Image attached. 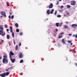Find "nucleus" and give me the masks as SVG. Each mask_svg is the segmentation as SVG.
Returning <instances> with one entry per match:
<instances>
[{
  "instance_id": "27",
  "label": "nucleus",
  "mask_w": 77,
  "mask_h": 77,
  "mask_svg": "<svg viewBox=\"0 0 77 77\" xmlns=\"http://www.w3.org/2000/svg\"><path fill=\"white\" fill-rule=\"evenodd\" d=\"M62 26V24L61 23H59V26Z\"/></svg>"
},
{
  "instance_id": "61",
  "label": "nucleus",
  "mask_w": 77,
  "mask_h": 77,
  "mask_svg": "<svg viewBox=\"0 0 77 77\" xmlns=\"http://www.w3.org/2000/svg\"><path fill=\"white\" fill-rule=\"evenodd\" d=\"M76 77H77V76H76Z\"/></svg>"
},
{
  "instance_id": "29",
  "label": "nucleus",
  "mask_w": 77,
  "mask_h": 77,
  "mask_svg": "<svg viewBox=\"0 0 77 77\" xmlns=\"http://www.w3.org/2000/svg\"><path fill=\"white\" fill-rule=\"evenodd\" d=\"M57 17L58 18H60V17H61V15H58L57 16Z\"/></svg>"
},
{
  "instance_id": "35",
  "label": "nucleus",
  "mask_w": 77,
  "mask_h": 77,
  "mask_svg": "<svg viewBox=\"0 0 77 77\" xmlns=\"http://www.w3.org/2000/svg\"><path fill=\"white\" fill-rule=\"evenodd\" d=\"M8 18H10V19L11 18V15H9V16H8Z\"/></svg>"
},
{
  "instance_id": "59",
  "label": "nucleus",
  "mask_w": 77,
  "mask_h": 77,
  "mask_svg": "<svg viewBox=\"0 0 77 77\" xmlns=\"http://www.w3.org/2000/svg\"><path fill=\"white\" fill-rule=\"evenodd\" d=\"M2 17V16H1V17Z\"/></svg>"
},
{
  "instance_id": "47",
  "label": "nucleus",
  "mask_w": 77,
  "mask_h": 77,
  "mask_svg": "<svg viewBox=\"0 0 77 77\" xmlns=\"http://www.w3.org/2000/svg\"><path fill=\"white\" fill-rule=\"evenodd\" d=\"M72 45V43H71L70 44V45Z\"/></svg>"
},
{
  "instance_id": "16",
  "label": "nucleus",
  "mask_w": 77,
  "mask_h": 77,
  "mask_svg": "<svg viewBox=\"0 0 77 77\" xmlns=\"http://www.w3.org/2000/svg\"><path fill=\"white\" fill-rule=\"evenodd\" d=\"M15 26H16V27H18V24L17 23H16L15 24Z\"/></svg>"
},
{
  "instance_id": "60",
  "label": "nucleus",
  "mask_w": 77,
  "mask_h": 77,
  "mask_svg": "<svg viewBox=\"0 0 77 77\" xmlns=\"http://www.w3.org/2000/svg\"><path fill=\"white\" fill-rule=\"evenodd\" d=\"M47 20H48V19H47Z\"/></svg>"
},
{
  "instance_id": "45",
  "label": "nucleus",
  "mask_w": 77,
  "mask_h": 77,
  "mask_svg": "<svg viewBox=\"0 0 77 77\" xmlns=\"http://www.w3.org/2000/svg\"><path fill=\"white\" fill-rule=\"evenodd\" d=\"M61 35H63V32H61Z\"/></svg>"
},
{
  "instance_id": "2",
  "label": "nucleus",
  "mask_w": 77,
  "mask_h": 77,
  "mask_svg": "<svg viewBox=\"0 0 77 77\" xmlns=\"http://www.w3.org/2000/svg\"><path fill=\"white\" fill-rule=\"evenodd\" d=\"M4 58L3 59L2 62L3 63H8V57L4 55L3 56Z\"/></svg>"
},
{
  "instance_id": "40",
  "label": "nucleus",
  "mask_w": 77,
  "mask_h": 77,
  "mask_svg": "<svg viewBox=\"0 0 77 77\" xmlns=\"http://www.w3.org/2000/svg\"><path fill=\"white\" fill-rule=\"evenodd\" d=\"M7 31L9 32V29H7Z\"/></svg>"
},
{
  "instance_id": "17",
  "label": "nucleus",
  "mask_w": 77,
  "mask_h": 77,
  "mask_svg": "<svg viewBox=\"0 0 77 77\" xmlns=\"http://www.w3.org/2000/svg\"><path fill=\"white\" fill-rule=\"evenodd\" d=\"M73 37H75V38H77V34L76 35L74 34L73 35Z\"/></svg>"
},
{
  "instance_id": "52",
  "label": "nucleus",
  "mask_w": 77,
  "mask_h": 77,
  "mask_svg": "<svg viewBox=\"0 0 77 77\" xmlns=\"http://www.w3.org/2000/svg\"><path fill=\"white\" fill-rule=\"evenodd\" d=\"M68 12V11H66V12Z\"/></svg>"
},
{
  "instance_id": "58",
  "label": "nucleus",
  "mask_w": 77,
  "mask_h": 77,
  "mask_svg": "<svg viewBox=\"0 0 77 77\" xmlns=\"http://www.w3.org/2000/svg\"><path fill=\"white\" fill-rule=\"evenodd\" d=\"M1 62V61L0 60V62Z\"/></svg>"
},
{
  "instance_id": "54",
  "label": "nucleus",
  "mask_w": 77,
  "mask_h": 77,
  "mask_svg": "<svg viewBox=\"0 0 77 77\" xmlns=\"http://www.w3.org/2000/svg\"><path fill=\"white\" fill-rule=\"evenodd\" d=\"M9 45H11V44H9Z\"/></svg>"
},
{
  "instance_id": "30",
  "label": "nucleus",
  "mask_w": 77,
  "mask_h": 77,
  "mask_svg": "<svg viewBox=\"0 0 77 77\" xmlns=\"http://www.w3.org/2000/svg\"><path fill=\"white\" fill-rule=\"evenodd\" d=\"M57 14V11H56L54 13V15H56Z\"/></svg>"
},
{
  "instance_id": "8",
  "label": "nucleus",
  "mask_w": 77,
  "mask_h": 77,
  "mask_svg": "<svg viewBox=\"0 0 77 77\" xmlns=\"http://www.w3.org/2000/svg\"><path fill=\"white\" fill-rule=\"evenodd\" d=\"M53 7V4L51 3L50 4V5H49V9Z\"/></svg>"
},
{
  "instance_id": "44",
  "label": "nucleus",
  "mask_w": 77,
  "mask_h": 77,
  "mask_svg": "<svg viewBox=\"0 0 77 77\" xmlns=\"http://www.w3.org/2000/svg\"><path fill=\"white\" fill-rule=\"evenodd\" d=\"M67 15H69V13H68L67 14Z\"/></svg>"
},
{
  "instance_id": "33",
  "label": "nucleus",
  "mask_w": 77,
  "mask_h": 77,
  "mask_svg": "<svg viewBox=\"0 0 77 77\" xmlns=\"http://www.w3.org/2000/svg\"><path fill=\"white\" fill-rule=\"evenodd\" d=\"M6 3H7V5H8V6H9V3H8V2H7Z\"/></svg>"
},
{
  "instance_id": "1",
  "label": "nucleus",
  "mask_w": 77,
  "mask_h": 77,
  "mask_svg": "<svg viewBox=\"0 0 77 77\" xmlns=\"http://www.w3.org/2000/svg\"><path fill=\"white\" fill-rule=\"evenodd\" d=\"M0 35L3 36L5 35V33L3 32V27L2 26H0Z\"/></svg>"
},
{
  "instance_id": "36",
  "label": "nucleus",
  "mask_w": 77,
  "mask_h": 77,
  "mask_svg": "<svg viewBox=\"0 0 77 77\" xmlns=\"http://www.w3.org/2000/svg\"><path fill=\"white\" fill-rule=\"evenodd\" d=\"M62 38V36H59V38Z\"/></svg>"
},
{
  "instance_id": "26",
  "label": "nucleus",
  "mask_w": 77,
  "mask_h": 77,
  "mask_svg": "<svg viewBox=\"0 0 77 77\" xmlns=\"http://www.w3.org/2000/svg\"><path fill=\"white\" fill-rule=\"evenodd\" d=\"M69 43H71V41L70 40H68L67 41Z\"/></svg>"
},
{
  "instance_id": "18",
  "label": "nucleus",
  "mask_w": 77,
  "mask_h": 77,
  "mask_svg": "<svg viewBox=\"0 0 77 77\" xmlns=\"http://www.w3.org/2000/svg\"><path fill=\"white\" fill-rule=\"evenodd\" d=\"M59 23H56V26H57V27H59Z\"/></svg>"
},
{
  "instance_id": "14",
  "label": "nucleus",
  "mask_w": 77,
  "mask_h": 77,
  "mask_svg": "<svg viewBox=\"0 0 77 77\" xmlns=\"http://www.w3.org/2000/svg\"><path fill=\"white\" fill-rule=\"evenodd\" d=\"M9 72H6V73H5V76H7V75H9Z\"/></svg>"
},
{
  "instance_id": "20",
  "label": "nucleus",
  "mask_w": 77,
  "mask_h": 77,
  "mask_svg": "<svg viewBox=\"0 0 77 77\" xmlns=\"http://www.w3.org/2000/svg\"><path fill=\"white\" fill-rule=\"evenodd\" d=\"M10 69V68H8V69H5L6 71L7 72H8V71H9V70Z\"/></svg>"
},
{
  "instance_id": "15",
  "label": "nucleus",
  "mask_w": 77,
  "mask_h": 77,
  "mask_svg": "<svg viewBox=\"0 0 77 77\" xmlns=\"http://www.w3.org/2000/svg\"><path fill=\"white\" fill-rule=\"evenodd\" d=\"M53 12H54V9H52V10L50 11V13L51 14H53Z\"/></svg>"
},
{
  "instance_id": "46",
  "label": "nucleus",
  "mask_w": 77,
  "mask_h": 77,
  "mask_svg": "<svg viewBox=\"0 0 77 77\" xmlns=\"http://www.w3.org/2000/svg\"><path fill=\"white\" fill-rule=\"evenodd\" d=\"M12 68H13V66L10 67V68H11V69H12Z\"/></svg>"
},
{
  "instance_id": "51",
  "label": "nucleus",
  "mask_w": 77,
  "mask_h": 77,
  "mask_svg": "<svg viewBox=\"0 0 77 77\" xmlns=\"http://www.w3.org/2000/svg\"><path fill=\"white\" fill-rule=\"evenodd\" d=\"M65 23H68V22H66Z\"/></svg>"
},
{
  "instance_id": "6",
  "label": "nucleus",
  "mask_w": 77,
  "mask_h": 77,
  "mask_svg": "<svg viewBox=\"0 0 77 77\" xmlns=\"http://www.w3.org/2000/svg\"><path fill=\"white\" fill-rule=\"evenodd\" d=\"M1 14L4 17H6V13H5V12L2 11L1 12Z\"/></svg>"
},
{
  "instance_id": "48",
  "label": "nucleus",
  "mask_w": 77,
  "mask_h": 77,
  "mask_svg": "<svg viewBox=\"0 0 77 77\" xmlns=\"http://www.w3.org/2000/svg\"><path fill=\"white\" fill-rule=\"evenodd\" d=\"M2 57H0V60H1V59H2Z\"/></svg>"
},
{
  "instance_id": "4",
  "label": "nucleus",
  "mask_w": 77,
  "mask_h": 77,
  "mask_svg": "<svg viewBox=\"0 0 77 77\" xmlns=\"http://www.w3.org/2000/svg\"><path fill=\"white\" fill-rule=\"evenodd\" d=\"M71 5H75V3L76 2L74 1H71Z\"/></svg>"
},
{
  "instance_id": "50",
  "label": "nucleus",
  "mask_w": 77,
  "mask_h": 77,
  "mask_svg": "<svg viewBox=\"0 0 77 77\" xmlns=\"http://www.w3.org/2000/svg\"><path fill=\"white\" fill-rule=\"evenodd\" d=\"M14 44H15V41L14 42Z\"/></svg>"
},
{
  "instance_id": "22",
  "label": "nucleus",
  "mask_w": 77,
  "mask_h": 77,
  "mask_svg": "<svg viewBox=\"0 0 77 77\" xmlns=\"http://www.w3.org/2000/svg\"><path fill=\"white\" fill-rule=\"evenodd\" d=\"M18 45H16V50H18Z\"/></svg>"
},
{
  "instance_id": "3",
  "label": "nucleus",
  "mask_w": 77,
  "mask_h": 77,
  "mask_svg": "<svg viewBox=\"0 0 77 77\" xmlns=\"http://www.w3.org/2000/svg\"><path fill=\"white\" fill-rule=\"evenodd\" d=\"M10 30L11 32L12 33V36L13 38H14V33L13 32V31H12V27L11 26H10Z\"/></svg>"
},
{
  "instance_id": "55",
  "label": "nucleus",
  "mask_w": 77,
  "mask_h": 77,
  "mask_svg": "<svg viewBox=\"0 0 77 77\" xmlns=\"http://www.w3.org/2000/svg\"><path fill=\"white\" fill-rule=\"evenodd\" d=\"M1 66V64H0V66Z\"/></svg>"
},
{
  "instance_id": "37",
  "label": "nucleus",
  "mask_w": 77,
  "mask_h": 77,
  "mask_svg": "<svg viewBox=\"0 0 77 77\" xmlns=\"http://www.w3.org/2000/svg\"><path fill=\"white\" fill-rule=\"evenodd\" d=\"M21 43H19V46L20 47V46H21Z\"/></svg>"
},
{
  "instance_id": "38",
  "label": "nucleus",
  "mask_w": 77,
  "mask_h": 77,
  "mask_svg": "<svg viewBox=\"0 0 77 77\" xmlns=\"http://www.w3.org/2000/svg\"><path fill=\"white\" fill-rule=\"evenodd\" d=\"M75 66H77V63H75Z\"/></svg>"
},
{
  "instance_id": "56",
  "label": "nucleus",
  "mask_w": 77,
  "mask_h": 77,
  "mask_svg": "<svg viewBox=\"0 0 77 77\" xmlns=\"http://www.w3.org/2000/svg\"><path fill=\"white\" fill-rule=\"evenodd\" d=\"M60 11H61V10H60Z\"/></svg>"
},
{
  "instance_id": "10",
  "label": "nucleus",
  "mask_w": 77,
  "mask_h": 77,
  "mask_svg": "<svg viewBox=\"0 0 77 77\" xmlns=\"http://www.w3.org/2000/svg\"><path fill=\"white\" fill-rule=\"evenodd\" d=\"M0 76H1V77H5L6 76L5 75V73H2V74H0Z\"/></svg>"
},
{
  "instance_id": "41",
  "label": "nucleus",
  "mask_w": 77,
  "mask_h": 77,
  "mask_svg": "<svg viewBox=\"0 0 77 77\" xmlns=\"http://www.w3.org/2000/svg\"><path fill=\"white\" fill-rule=\"evenodd\" d=\"M56 32H57L58 31V29H56Z\"/></svg>"
},
{
  "instance_id": "25",
  "label": "nucleus",
  "mask_w": 77,
  "mask_h": 77,
  "mask_svg": "<svg viewBox=\"0 0 77 77\" xmlns=\"http://www.w3.org/2000/svg\"><path fill=\"white\" fill-rule=\"evenodd\" d=\"M23 60H21L20 61V63H23Z\"/></svg>"
},
{
  "instance_id": "49",
  "label": "nucleus",
  "mask_w": 77,
  "mask_h": 77,
  "mask_svg": "<svg viewBox=\"0 0 77 77\" xmlns=\"http://www.w3.org/2000/svg\"><path fill=\"white\" fill-rule=\"evenodd\" d=\"M59 4V2H58L57 3V5H58Z\"/></svg>"
},
{
  "instance_id": "43",
  "label": "nucleus",
  "mask_w": 77,
  "mask_h": 77,
  "mask_svg": "<svg viewBox=\"0 0 77 77\" xmlns=\"http://www.w3.org/2000/svg\"><path fill=\"white\" fill-rule=\"evenodd\" d=\"M9 14H10V15H12V13L10 12V13H9Z\"/></svg>"
},
{
  "instance_id": "39",
  "label": "nucleus",
  "mask_w": 77,
  "mask_h": 77,
  "mask_svg": "<svg viewBox=\"0 0 77 77\" xmlns=\"http://www.w3.org/2000/svg\"><path fill=\"white\" fill-rule=\"evenodd\" d=\"M69 36H71V35H72V34H69Z\"/></svg>"
},
{
  "instance_id": "21",
  "label": "nucleus",
  "mask_w": 77,
  "mask_h": 77,
  "mask_svg": "<svg viewBox=\"0 0 77 77\" xmlns=\"http://www.w3.org/2000/svg\"><path fill=\"white\" fill-rule=\"evenodd\" d=\"M64 29H67L68 28V26L66 25L64 26Z\"/></svg>"
},
{
  "instance_id": "32",
  "label": "nucleus",
  "mask_w": 77,
  "mask_h": 77,
  "mask_svg": "<svg viewBox=\"0 0 77 77\" xmlns=\"http://www.w3.org/2000/svg\"><path fill=\"white\" fill-rule=\"evenodd\" d=\"M14 18V16L13 15L11 16V19H13V18Z\"/></svg>"
},
{
  "instance_id": "42",
  "label": "nucleus",
  "mask_w": 77,
  "mask_h": 77,
  "mask_svg": "<svg viewBox=\"0 0 77 77\" xmlns=\"http://www.w3.org/2000/svg\"><path fill=\"white\" fill-rule=\"evenodd\" d=\"M1 42H4V41H3V40H2L1 41Z\"/></svg>"
},
{
  "instance_id": "23",
  "label": "nucleus",
  "mask_w": 77,
  "mask_h": 77,
  "mask_svg": "<svg viewBox=\"0 0 77 77\" xmlns=\"http://www.w3.org/2000/svg\"><path fill=\"white\" fill-rule=\"evenodd\" d=\"M70 7H71V6L70 5H67V8H70Z\"/></svg>"
},
{
  "instance_id": "5",
  "label": "nucleus",
  "mask_w": 77,
  "mask_h": 77,
  "mask_svg": "<svg viewBox=\"0 0 77 77\" xmlns=\"http://www.w3.org/2000/svg\"><path fill=\"white\" fill-rule=\"evenodd\" d=\"M10 58L12 57V56L14 55V53L12 52V51H10Z\"/></svg>"
},
{
  "instance_id": "24",
  "label": "nucleus",
  "mask_w": 77,
  "mask_h": 77,
  "mask_svg": "<svg viewBox=\"0 0 77 77\" xmlns=\"http://www.w3.org/2000/svg\"><path fill=\"white\" fill-rule=\"evenodd\" d=\"M5 28H8V25H7V24L5 25Z\"/></svg>"
},
{
  "instance_id": "19",
  "label": "nucleus",
  "mask_w": 77,
  "mask_h": 77,
  "mask_svg": "<svg viewBox=\"0 0 77 77\" xmlns=\"http://www.w3.org/2000/svg\"><path fill=\"white\" fill-rule=\"evenodd\" d=\"M10 38V36L9 35H7V39H9Z\"/></svg>"
},
{
  "instance_id": "28",
  "label": "nucleus",
  "mask_w": 77,
  "mask_h": 77,
  "mask_svg": "<svg viewBox=\"0 0 77 77\" xmlns=\"http://www.w3.org/2000/svg\"><path fill=\"white\" fill-rule=\"evenodd\" d=\"M19 29H16L17 32H19Z\"/></svg>"
},
{
  "instance_id": "11",
  "label": "nucleus",
  "mask_w": 77,
  "mask_h": 77,
  "mask_svg": "<svg viewBox=\"0 0 77 77\" xmlns=\"http://www.w3.org/2000/svg\"><path fill=\"white\" fill-rule=\"evenodd\" d=\"M65 38H63L62 40V42H63V44H65Z\"/></svg>"
},
{
  "instance_id": "31",
  "label": "nucleus",
  "mask_w": 77,
  "mask_h": 77,
  "mask_svg": "<svg viewBox=\"0 0 77 77\" xmlns=\"http://www.w3.org/2000/svg\"><path fill=\"white\" fill-rule=\"evenodd\" d=\"M20 35L21 36L22 35H23V33L22 32H20Z\"/></svg>"
},
{
  "instance_id": "57",
  "label": "nucleus",
  "mask_w": 77,
  "mask_h": 77,
  "mask_svg": "<svg viewBox=\"0 0 77 77\" xmlns=\"http://www.w3.org/2000/svg\"><path fill=\"white\" fill-rule=\"evenodd\" d=\"M1 72V71H0V73Z\"/></svg>"
},
{
  "instance_id": "13",
  "label": "nucleus",
  "mask_w": 77,
  "mask_h": 77,
  "mask_svg": "<svg viewBox=\"0 0 77 77\" xmlns=\"http://www.w3.org/2000/svg\"><path fill=\"white\" fill-rule=\"evenodd\" d=\"M47 13L48 15H49V14H50V10L49 9H48V10H47Z\"/></svg>"
},
{
  "instance_id": "9",
  "label": "nucleus",
  "mask_w": 77,
  "mask_h": 77,
  "mask_svg": "<svg viewBox=\"0 0 77 77\" xmlns=\"http://www.w3.org/2000/svg\"><path fill=\"white\" fill-rule=\"evenodd\" d=\"M71 26L72 27L75 28V27H77V25L76 24H73L71 25Z\"/></svg>"
},
{
  "instance_id": "7",
  "label": "nucleus",
  "mask_w": 77,
  "mask_h": 77,
  "mask_svg": "<svg viewBox=\"0 0 77 77\" xmlns=\"http://www.w3.org/2000/svg\"><path fill=\"white\" fill-rule=\"evenodd\" d=\"M10 58L11 61L12 63H14L15 62V59H12V57H11Z\"/></svg>"
},
{
  "instance_id": "34",
  "label": "nucleus",
  "mask_w": 77,
  "mask_h": 77,
  "mask_svg": "<svg viewBox=\"0 0 77 77\" xmlns=\"http://www.w3.org/2000/svg\"><path fill=\"white\" fill-rule=\"evenodd\" d=\"M63 8V6L62 5V6H61V7H60L61 9H62V8Z\"/></svg>"
},
{
  "instance_id": "53",
  "label": "nucleus",
  "mask_w": 77,
  "mask_h": 77,
  "mask_svg": "<svg viewBox=\"0 0 77 77\" xmlns=\"http://www.w3.org/2000/svg\"><path fill=\"white\" fill-rule=\"evenodd\" d=\"M59 1H62V0H59Z\"/></svg>"
},
{
  "instance_id": "12",
  "label": "nucleus",
  "mask_w": 77,
  "mask_h": 77,
  "mask_svg": "<svg viewBox=\"0 0 77 77\" xmlns=\"http://www.w3.org/2000/svg\"><path fill=\"white\" fill-rule=\"evenodd\" d=\"M23 54L21 53L20 52L19 55V57H20V58H22L23 57Z\"/></svg>"
}]
</instances>
